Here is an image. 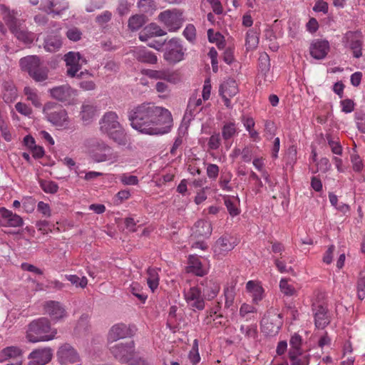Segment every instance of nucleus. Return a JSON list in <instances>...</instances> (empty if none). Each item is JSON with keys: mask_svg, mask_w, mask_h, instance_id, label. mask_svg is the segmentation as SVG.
Instances as JSON below:
<instances>
[{"mask_svg": "<svg viewBox=\"0 0 365 365\" xmlns=\"http://www.w3.org/2000/svg\"><path fill=\"white\" fill-rule=\"evenodd\" d=\"M131 127L147 135H163L168 133L173 125L170 112L150 103L134 106L128 111Z\"/></svg>", "mask_w": 365, "mask_h": 365, "instance_id": "1", "label": "nucleus"}, {"mask_svg": "<svg viewBox=\"0 0 365 365\" xmlns=\"http://www.w3.org/2000/svg\"><path fill=\"white\" fill-rule=\"evenodd\" d=\"M100 130L119 145L127 143L126 133L118 121V116L113 111L107 112L100 120Z\"/></svg>", "mask_w": 365, "mask_h": 365, "instance_id": "2", "label": "nucleus"}, {"mask_svg": "<svg viewBox=\"0 0 365 365\" xmlns=\"http://www.w3.org/2000/svg\"><path fill=\"white\" fill-rule=\"evenodd\" d=\"M56 334V330L51 329L49 320L41 317L29 324L26 339L30 342L36 343L51 340Z\"/></svg>", "mask_w": 365, "mask_h": 365, "instance_id": "3", "label": "nucleus"}, {"mask_svg": "<svg viewBox=\"0 0 365 365\" xmlns=\"http://www.w3.org/2000/svg\"><path fill=\"white\" fill-rule=\"evenodd\" d=\"M46 119L58 127L66 128L69 123V118L66 110L54 102L46 103L43 108Z\"/></svg>", "mask_w": 365, "mask_h": 365, "instance_id": "4", "label": "nucleus"}, {"mask_svg": "<svg viewBox=\"0 0 365 365\" xmlns=\"http://www.w3.org/2000/svg\"><path fill=\"white\" fill-rule=\"evenodd\" d=\"M90 153L93 160L98 163L109 161L117 162L118 155L106 143L101 140H93L90 144Z\"/></svg>", "mask_w": 365, "mask_h": 365, "instance_id": "5", "label": "nucleus"}, {"mask_svg": "<svg viewBox=\"0 0 365 365\" xmlns=\"http://www.w3.org/2000/svg\"><path fill=\"white\" fill-rule=\"evenodd\" d=\"M158 20L170 32H175L179 30L184 22L182 12L176 9L160 12L158 15Z\"/></svg>", "mask_w": 365, "mask_h": 365, "instance_id": "6", "label": "nucleus"}, {"mask_svg": "<svg viewBox=\"0 0 365 365\" xmlns=\"http://www.w3.org/2000/svg\"><path fill=\"white\" fill-rule=\"evenodd\" d=\"M282 320L280 314L274 312H267L261 320V329L268 336H274L280 329Z\"/></svg>", "mask_w": 365, "mask_h": 365, "instance_id": "7", "label": "nucleus"}, {"mask_svg": "<svg viewBox=\"0 0 365 365\" xmlns=\"http://www.w3.org/2000/svg\"><path fill=\"white\" fill-rule=\"evenodd\" d=\"M185 51L180 40L176 38H171L166 46L164 53V59L170 64H175L184 59Z\"/></svg>", "mask_w": 365, "mask_h": 365, "instance_id": "8", "label": "nucleus"}, {"mask_svg": "<svg viewBox=\"0 0 365 365\" xmlns=\"http://www.w3.org/2000/svg\"><path fill=\"white\" fill-rule=\"evenodd\" d=\"M113 356L121 363H128L135 355L134 341L118 343L110 348Z\"/></svg>", "mask_w": 365, "mask_h": 365, "instance_id": "9", "label": "nucleus"}, {"mask_svg": "<svg viewBox=\"0 0 365 365\" xmlns=\"http://www.w3.org/2000/svg\"><path fill=\"white\" fill-rule=\"evenodd\" d=\"M61 365H81V359L76 350L68 344L62 345L57 351Z\"/></svg>", "mask_w": 365, "mask_h": 365, "instance_id": "10", "label": "nucleus"}, {"mask_svg": "<svg viewBox=\"0 0 365 365\" xmlns=\"http://www.w3.org/2000/svg\"><path fill=\"white\" fill-rule=\"evenodd\" d=\"M143 73L151 79L164 80L169 83L176 84L181 81V76L178 71H170V69L152 70L145 69Z\"/></svg>", "mask_w": 365, "mask_h": 365, "instance_id": "11", "label": "nucleus"}, {"mask_svg": "<svg viewBox=\"0 0 365 365\" xmlns=\"http://www.w3.org/2000/svg\"><path fill=\"white\" fill-rule=\"evenodd\" d=\"M316 328L323 329L331 322L328 308L323 304L313 303L312 307Z\"/></svg>", "mask_w": 365, "mask_h": 365, "instance_id": "12", "label": "nucleus"}, {"mask_svg": "<svg viewBox=\"0 0 365 365\" xmlns=\"http://www.w3.org/2000/svg\"><path fill=\"white\" fill-rule=\"evenodd\" d=\"M67 68V75L70 77H75L81 70L82 65L86 64L87 61L79 52L69 51L64 56Z\"/></svg>", "mask_w": 365, "mask_h": 365, "instance_id": "13", "label": "nucleus"}, {"mask_svg": "<svg viewBox=\"0 0 365 365\" xmlns=\"http://www.w3.org/2000/svg\"><path fill=\"white\" fill-rule=\"evenodd\" d=\"M184 297L186 302L193 310H202L205 308V301L200 287H192L188 290H185Z\"/></svg>", "mask_w": 365, "mask_h": 365, "instance_id": "14", "label": "nucleus"}, {"mask_svg": "<svg viewBox=\"0 0 365 365\" xmlns=\"http://www.w3.org/2000/svg\"><path fill=\"white\" fill-rule=\"evenodd\" d=\"M49 93L53 98L68 104H70L76 96V91L68 84L54 87L49 90Z\"/></svg>", "mask_w": 365, "mask_h": 365, "instance_id": "15", "label": "nucleus"}, {"mask_svg": "<svg viewBox=\"0 0 365 365\" xmlns=\"http://www.w3.org/2000/svg\"><path fill=\"white\" fill-rule=\"evenodd\" d=\"M238 91L237 84L232 78H228L221 83L219 88V93L223 98L225 106L227 108H232L230 98L235 96L238 93Z\"/></svg>", "mask_w": 365, "mask_h": 365, "instance_id": "16", "label": "nucleus"}, {"mask_svg": "<svg viewBox=\"0 0 365 365\" xmlns=\"http://www.w3.org/2000/svg\"><path fill=\"white\" fill-rule=\"evenodd\" d=\"M53 356L52 349L48 347L37 349L29 355L28 365H45L49 363Z\"/></svg>", "mask_w": 365, "mask_h": 365, "instance_id": "17", "label": "nucleus"}, {"mask_svg": "<svg viewBox=\"0 0 365 365\" xmlns=\"http://www.w3.org/2000/svg\"><path fill=\"white\" fill-rule=\"evenodd\" d=\"M8 26L11 32L16 37V38L25 44H31L34 40L35 35L34 33L26 29H21L19 25L17 20L14 18L11 19L8 23Z\"/></svg>", "mask_w": 365, "mask_h": 365, "instance_id": "18", "label": "nucleus"}, {"mask_svg": "<svg viewBox=\"0 0 365 365\" xmlns=\"http://www.w3.org/2000/svg\"><path fill=\"white\" fill-rule=\"evenodd\" d=\"M235 246L236 244L231 237L222 236L215 242L212 250L215 255L222 257L232 251Z\"/></svg>", "mask_w": 365, "mask_h": 365, "instance_id": "19", "label": "nucleus"}, {"mask_svg": "<svg viewBox=\"0 0 365 365\" xmlns=\"http://www.w3.org/2000/svg\"><path fill=\"white\" fill-rule=\"evenodd\" d=\"M0 225L3 227H21L24 224L23 219L18 215L13 213L11 211L5 207L0 208Z\"/></svg>", "mask_w": 365, "mask_h": 365, "instance_id": "20", "label": "nucleus"}, {"mask_svg": "<svg viewBox=\"0 0 365 365\" xmlns=\"http://www.w3.org/2000/svg\"><path fill=\"white\" fill-rule=\"evenodd\" d=\"M309 51L314 58L323 59L329 51V43L326 40H314L310 45Z\"/></svg>", "mask_w": 365, "mask_h": 365, "instance_id": "21", "label": "nucleus"}, {"mask_svg": "<svg viewBox=\"0 0 365 365\" xmlns=\"http://www.w3.org/2000/svg\"><path fill=\"white\" fill-rule=\"evenodd\" d=\"M212 233V225L208 221L200 220L195 222L192 236L197 239L207 238Z\"/></svg>", "mask_w": 365, "mask_h": 365, "instance_id": "22", "label": "nucleus"}, {"mask_svg": "<svg viewBox=\"0 0 365 365\" xmlns=\"http://www.w3.org/2000/svg\"><path fill=\"white\" fill-rule=\"evenodd\" d=\"M167 32L162 29L160 26L155 23H151L146 26L139 34V39L141 41H146L149 38L153 36H163L166 35Z\"/></svg>", "mask_w": 365, "mask_h": 365, "instance_id": "23", "label": "nucleus"}, {"mask_svg": "<svg viewBox=\"0 0 365 365\" xmlns=\"http://www.w3.org/2000/svg\"><path fill=\"white\" fill-rule=\"evenodd\" d=\"M44 309L54 319H60L66 316V310L58 302H47L44 305Z\"/></svg>", "mask_w": 365, "mask_h": 365, "instance_id": "24", "label": "nucleus"}, {"mask_svg": "<svg viewBox=\"0 0 365 365\" xmlns=\"http://www.w3.org/2000/svg\"><path fill=\"white\" fill-rule=\"evenodd\" d=\"M62 46L61 36L55 33H51L44 38L43 48L48 52H56Z\"/></svg>", "mask_w": 365, "mask_h": 365, "instance_id": "25", "label": "nucleus"}, {"mask_svg": "<svg viewBox=\"0 0 365 365\" xmlns=\"http://www.w3.org/2000/svg\"><path fill=\"white\" fill-rule=\"evenodd\" d=\"M41 64V59L37 56H27L21 58L19 61V65L22 71L29 74Z\"/></svg>", "mask_w": 365, "mask_h": 365, "instance_id": "26", "label": "nucleus"}, {"mask_svg": "<svg viewBox=\"0 0 365 365\" xmlns=\"http://www.w3.org/2000/svg\"><path fill=\"white\" fill-rule=\"evenodd\" d=\"M346 38L349 39V48L352 51L353 56L359 58L362 56L363 41L358 38L356 34L353 32L346 34Z\"/></svg>", "mask_w": 365, "mask_h": 365, "instance_id": "27", "label": "nucleus"}, {"mask_svg": "<svg viewBox=\"0 0 365 365\" xmlns=\"http://www.w3.org/2000/svg\"><path fill=\"white\" fill-rule=\"evenodd\" d=\"M134 57L141 63L155 64L158 61L156 55L145 48H139L134 51Z\"/></svg>", "mask_w": 365, "mask_h": 365, "instance_id": "28", "label": "nucleus"}, {"mask_svg": "<svg viewBox=\"0 0 365 365\" xmlns=\"http://www.w3.org/2000/svg\"><path fill=\"white\" fill-rule=\"evenodd\" d=\"M48 14L59 15L68 9V3L66 0H48L46 4Z\"/></svg>", "mask_w": 365, "mask_h": 365, "instance_id": "29", "label": "nucleus"}, {"mask_svg": "<svg viewBox=\"0 0 365 365\" xmlns=\"http://www.w3.org/2000/svg\"><path fill=\"white\" fill-rule=\"evenodd\" d=\"M128 334V329L125 324H118L114 325L109 331L108 338L112 341H117L125 338Z\"/></svg>", "mask_w": 365, "mask_h": 365, "instance_id": "30", "label": "nucleus"}, {"mask_svg": "<svg viewBox=\"0 0 365 365\" xmlns=\"http://www.w3.org/2000/svg\"><path fill=\"white\" fill-rule=\"evenodd\" d=\"M224 202L231 216L235 217L240 214V210L237 205L240 203L238 196H225L224 197Z\"/></svg>", "mask_w": 365, "mask_h": 365, "instance_id": "31", "label": "nucleus"}, {"mask_svg": "<svg viewBox=\"0 0 365 365\" xmlns=\"http://www.w3.org/2000/svg\"><path fill=\"white\" fill-rule=\"evenodd\" d=\"M237 134V128L236 124L233 122H227L222 127V137L225 144H228L235 135Z\"/></svg>", "mask_w": 365, "mask_h": 365, "instance_id": "32", "label": "nucleus"}, {"mask_svg": "<svg viewBox=\"0 0 365 365\" xmlns=\"http://www.w3.org/2000/svg\"><path fill=\"white\" fill-rule=\"evenodd\" d=\"M220 291V285L219 284L209 281L206 282L205 287L203 288V297L207 299L211 300L214 299Z\"/></svg>", "mask_w": 365, "mask_h": 365, "instance_id": "33", "label": "nucleus"}, {"mask_svg": "<svg viewBox=\"0 0 365 365\" xmlns=\"http://www.w3.org/2000/svg\"><path fill=\"white\" fill-rule=\"evenodd\" d=\"M147 274L148 276L147 278L148 285L151 291L154 292L159 285L158 269L149 267L147 270Z\"/></svg>", "mask_w": 365, "mask_h": 365, "instance_id": "34", "label": "nucleus"}, {"mask_svg": "<svg viewBox=\"0 0 365 365\" xmlns=\"http://www.w3.org/2000/svg\"><path fill=\"white\" fill-rule=\"evenodd\" d=\"M96 108L93 105L83 103L81 106V115L83 121L89 123L96 115Z\"/></svg>", "mask_w": 365, "mask_h": 365, "instance_id": "35", "label": "nucleus"}, {"mask_svg": "<svg viewBox=\"0 0 365 365\" xmlns=\"http://www.w3.org/2000/svg\"><path fill=\"white\" fill-rule=\"evenodd\" d=\"M36 82H42L48 79V68L40 64L34 71L29 74Z\"/></svg>", "mask_w": 365, "mask_h": 365, "instance_id": "36", "label": "nucleus"}, {"mask_svg": "<svg viewBox=\"0 0 365 365\" xmlns=\"http://www.w3.org/2000/svg\"><path fill=\"white\" fill-rule=\"evenodd\" d=\"M270 69V60L269 56L266 53H262L259 57V71L262 75L265 81L267 80V74Z\"/></svg>", "mask_w": 365, "mask_h": 365, "instance_id": "37", "label": "nucleus"}, {"mask_svg": "<svg viewBox=\"0 0 365 365\" xmlns=\"http://www.w3.org/2000/svg\"><path fill=\"white\" fill-rule=\"evenodd\" d=\"M189 272H192L197 276H203L205 274L202 267V264L197 257L190 256L189 258Z\"/></svg>", "mask_w": 365, "mask_h": 365, "instance_id": "38", "label": "nucleus"}, {"mask_svg": "<svg viewBox=\"0 0 365 365\" xmlns=\"http://www.w3.org/2000/svg\"><path fill=\"white\" fill-rule=\"evenodd\" d=\"M145 23V17L143 14H136L130 17L128 28L134 31L140 29Z\"/></svg>", "mask_w": 365, "mask_h": 365, "instance_id": "39", "label": "nucleus"}, {"mask_svg": "<svg viewBox=\"0 0 365 365\" xmlns=\"http://www.w3.org/2000/svg\"><path fill=\"white\" fill-rule=\"evenodd\" d=\"M289 357L292 365H309V356L303 355L302 353L289 352Z\"/></svg>", "mask_w": 365, "mask_h": 365, "instance_id": "40", "label": "nucleus"}, {"mask_svg": "<svg viewBox=\"0 0 365 365\" xmlns=\"http://www.w3.org/2000/svg\"><path fill=\"white\" fill-rule=\"evenodd\" d=\"M202 105V100L197 98L196 96H192L189 101L185 111V115H190L191 117L195 115L198 112L196 108Z\"/></svg>", "mask_w": 365, "mask_h": 365, "instance_id": "41", "label": "nucleus"}, {"mask_svg": "<svg viewBox=\"0 0 365 365\" xmlns=\"http://www.w3.org/2000/svg\"><path fill=\"white\" fill-rule=\"evenodd\" d=\"M357 297L360 300L365 298V269L359 272L356 283Z\"/></svg>", "mask_w": 365, "mask_h": 365, "instance_id": "42", "label": "nucleus"}, {"mask_svg": "<svg viewBox=\"0 0 365 365\" xmlns=\"http://www.w3.org/2000/svg\"><path fill=\"white\" fill-rule=\"evenodd\" d=\"M130 292L142 303H145L148 298L147 294L143 291V287L138 283L130 284Z\"/></svg>", "mask_w": 365, "mask_h": 365, "instance_id": "43", "label": "nucleus"}, {"mask_svg": "<svg viewBox=\"0 0 365 365\" xmlns=\"http://www.w3.org/2000/svg\"><path fill=\"white\" fill-rule=\"evenodd\" d=\"M240 331L247 339H255L257 336V327L256 324H252L250 325H241Z\"/></svg>", "mask_w": 365, "mask_h": 365, "instance_id": "44", "label": "nucleus"}, {"mask_svg": "<svg viewBox=\"0 0 365 365\" xmlns=\"http://www.w3.org/2000/svg\"><path fill=\"white\" fill-rule=\"evenodd\" d=\"M138 8L144 13L152 14L156 10V4L154 0H139Z\"/></svg>", "mask_w": 365, "mask_h": 365, "instance_id": "45", "label": "nucleus"}, {"mask_svg": "<svg viewBox=\"0 0 365 365\" xmlns=\"http://www.w3.org/2000/svg\"><path fill=\"white\" fill-rule=\"evenodd\" d=\"M24 94L27 97V100L30 101L35 107H41V103L40 101L39 97L34 89L26 86L24 88Z\"/></svg>", "mask_w": 365, "mask_h": 365, "instance_id": "46", "label": "nucleus"}, {"mask_svg": "<svg viewBox=\"0 0 365 365\" xmlns=\"http://www.w3.org/2000/svg\"><path fill=\"white\" fill-rule=\"evenodd\" d=\"M259 43V37L256 31L249 30L247 32L246 46L249 49H253L257 47Z\"/></svg>", "mask_w": 365, "mask_h": 365, "instance_id": "47", "label": "nucleus"}, {"mask_svg": "<svg viewBox=\"0 0 365 365\" xmlns=\"http://www.w3.org/2000/svg\"><path fill=\"white\" fill-rule=\"evenodd\" d=\"M289 344L291 348L289 352H294V353H301V346H302V337L298 334H294L292 336L289 340Z\"/></svg>", "mask_w": 365, "mask_h": 365, "instance_id": "48", "label": "nucleus"}, {"mask_svg": "<svg viewBox=\"0 0 365 365\" xmlns=\"http://www.w3.org/2000/svg\"><path fill=\"white\" fill-rule=\"evenodd\" d=\"M281 292L287 296H293L296 293L294 287L288 283L287 279H282L279 282Z\"/></svg>", "mask_w": 365, "mask_h": 365, "instance_id": "49", "label": "nucleus"}, {"mask_svg": "<svg viewBox=\"0 0 365 365\" xmlns=\"http://www.w3.org/2000/svg\"><path fill=\"white\" fill-rule=\"evenodd\" d=\"M224 295L225 298V307L228 309L232 306L234 302L235 296V288L232 287L226 288L224 291Z\"/></svg>", "mask_w": 365, "mask_h": 365, "instance_id": "50", "label": "nucleus"}, {"mask_svg": "<svg viewBox=\"0 0 365 365\" xmlns=\"http://www.w3.org/2000/svg\"><path fill=\"white\" fill-rule=\"evenodd\" d=\"M41 187L42 188V190L44 192H47V193H51V194H54V193L57 192V191L58 190V185L55 182H53V181H46V180L41 181Z\"/></svg>", "mask_w": 365, "mask_h": 365, "instance_id": "51", "label": "nucleus"}, {"mask_svg": "<svg viewBox=\"0 0 365 365\" xmlns=\"http://www.w3.org/2000/svg\"><path fill=\"white\" fill-rule=\"evenodd\" d=\"M120 181L124 185H136L138 184V178L135 175L123 173L120 176Z\"/></svg>", "mask_w": 365, "mask_h": 365, "instance_id": "52", "label": "nucleus"}, {"mask_svg": "<svg viewBox=\"0 0 365 365\" xmlns=\"http://www.w3.org/2000/svg\"><path fill=\"white\" fill-rule=\"evenodd\" d=\"M183 36L188 41L194 42L196 38V29L194 25L190 24L187 25L183 31Z\"/></svg>", "mask_w": 365, "mask_h": 365, "instance_id": "53", "label": "nucleus"}, {"mask_svg": "<svg viewBox=\"0 0 365 365\" xmlns=\"http://www.w3.org/2000/svg\"><path fill=\"white\" fill-rule=\"evenodd\" d=\"M327 140L331 152L336 155H341L342 147L338 141L334 140L330 135H327Z\"/></svg>", "mask_w": 365, "mask_h": 365, "instance_id": "54", "label": "nucleus"}, {"mask_svg": "<svg viewBox=\"0 0 365 365\" xmlns=\"http://www.w3.org/2000/svg\"><path fill=\"white\" fill-rule=\"evenodd\" d=\"M66 37L72 41H78L81 38L82 32L76 27L69 29L66 33Z\"/></svg>", "mask_w": 365, "mask_h": 365, "instance_id": "55", "label": "nucleus"}, {"mask_svg": "<svg viewBox=\"0 0 365 365\" xmlns=\"http://www.w3.org/2000/svg\"><path fill=\"white\" fill-rule=\"evenodd\" d=\"M112 13L109 11H105L101 14L96 17V22L101 26H106L111 20Z\"/></svg>", "mask_w": 365, "mask_h": 365, "instance_id": "56", "label": "nucleus"}, {"mask_svg": "<svg viewBox=\"0 0 365 365\" xmlns=\"http://www.w3.org/2000/svg\"><path fill=\"white\" fill-rule=\"evenodd\" d=\"M1 354L6 359L16 357L21 354V350L16 346H9L4 349Z\"/></svg>", "mask_w": 365, "mask_h": 365, "instance_id": "57", "label": "nucleus"}, {"mask_svg": "<svg viewBox=\"0 0 365 365\" xmlns=\"http://www.w3.org/2000/svg\"><path fill=\"white\" fill-rule=\"evenodd\" d=\"M208 147L211 150H217L221 145V138L220 133L212 134L208 141Z\"/></svg>", "mask_w": 365, "mask_h": 365, "instance_id": "58", "label": "nucleus"}, {"mask_svg": "<svg viewBox=\"0 0 365 365\" xmlns=\"http://www.w3.org/2000/svg\"><path fill=\"white\" fill-rule=\"evenodd\" d=\"M355 119L358 129L363 133H365V113L362 112H356Z\"/></svg>", "mask_w": 365, "mask_h": 365, "instance_id": "59", "label": "nucleus"}, {"mask_svg": "<svg viewBox=\"0 0 365 365\" xmlns=\"http://www.w3.org/2000/svg\"><path fill=\"white\" fill-rule=\"evenodd\" d=\"M351 161L353 169L356 172H359L363 169V163L359 155L354 153L351 155Z\"/></svg>", "mask_w": 365, "mask_h": 365, "instance_id": "60", "label": "nucleus"}, {"mask_svg": "<svg viewBox=\"0 0 365 365\" xmlns=\"http://www.w3.org/2000/svg\"><path fill=\"white\" fill-rule=\"evenodd\" d=\"M16 110L21 114L29 116L32 113V109L26 103L19 102L15 105Z\"/></svg>", "mask_w": 365, "mask_h": 365, "instance_id": "61", "label": "nucleus"}, {"mask_svg": "<svg viewBox=\"0 0 365 365\" xmlns=\"http://www.w3.org/2000/svg\"><path fill=\"white\" fill-rule=\"evenodd\" d=\"M207 37L209 41L211 43H218L219 41L224 39V36L220 32L214 33L212 29H208Z\"/></svg>", "mask_w": 365, "mask_h": 365, "instance_id": "62", "label": "nucleus"}, {"mask_svg": "<svg viewBox=\"0 0 365 365\" xmlns=\"http://www.w3.org/2000/svg\"><path fill=\"white\" fill-rule=\"evenodd\" d=\"M257 312V309L250 304H243L240 309V315L242 317H245L248 314L255 313Z\"/></svg>", "mask_w": 365, "mask_h": 365, "instance_id": "63", "label": "nucleus"}, {"mask_svg": "<svg viewBox=\"0 0 365 365\" xmlns=\"http://www.w3.org/2000/svg\"><path fill=\"white\" fill-rule=\"evenodd\" d=\"M341 105L342 107V111L346 113H351L354 110V103L351 99H345L341 101Z\"/></svg>", "mask_w": 365, "mask_h": 365, "instance_id": "64", "label": "nucleus"}]
</instances>
